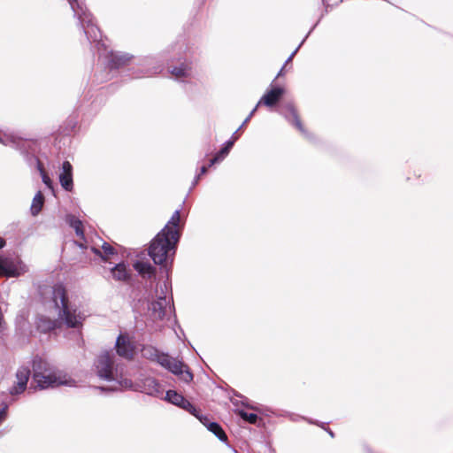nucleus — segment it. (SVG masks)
Returning a JSON list of instances; mask_svg holds the SVG:
<instances>
[{"instance_id": "nucleus-1", "label": "nucleus", "mask_w": 453, "mask_h": 453, "mask_svg": "<svg viewBox=\"0 0 453 453\" xmlns=\"http://www.w3.org/2000/svg\"><path fill=\"white\" fill-rule=\"evenodd\" d=\"M68 2L88 41L96 44L99 57L105 58L110 68L118 69L134 61V57L129 53L107 50L105 43L102 41L101 31L94 23L93 17L82 0H68Z\"/></svg>"}, {"instance_id": "nucleus-2", "label": "nucleus", "mask_w": 453, "mask_h": 453, "mask_svg": "<svg viewBox=\"0 0 453 453\" xmlns=\"http://www.w3.org/2000/svg\"><path fill=\"white\" fill-rule=\"evenodd\" d=\"M96 376L111 384V390L131 389L134 385L124 372V365L117 363L113 354L104 352L100 354L94 364Z\"/></svg>"}, {"instance_id": "nucleus-3", "label": "nucleus", "mask_w": 453, "mask_h": 453, "mask_svg": "<svg viewBox=\"0 0 453 453\" xmlns=\"http://www.w3.org/2000/svg\"><path fill=\"white\" fill-rule=\"evenodd\" d=\"M33 380L41 390L59 386H76L75 380L69 374L39 357L33 359Z\"/></svg>"}, {"instance_id": "nucleus-4", "label": "nucleus", "mask_w": 453, "mask_h": 453, "mask_svg": "<svg viewBox=\"0 0 453 453\" xmlns=\"http://www.w3.org/2000/svg\"><path fill=\"white\" fill-rule=\"evenodd\" d=\"M51 299L60 326L64 325L68 328L80 330L86 319V315L76 304L69 301L63 285L57 284L52 288Z\"/></svg>"}, {"instance_id": "nucleus-5", "label": "nucleus", "mask_w": 453, "mask_h": 453, "mask_svg": "<svg viewBox=\"0 0 453 453\" xmlns=\"http://www.w3.org/2000/svg\"><path fill=\"white\" fill-rule=\"evenodd\" d=\"M179 236L167 234V228L162 229L150 242L149 255L156 265H161L168 277L176 252Z\"/></svg>"}, {"instance_id": "nucleus-6", "label": "nucleus", "mask_w": 453, "mask_h": 453, "mask_svg": "<svg viewBox=\"0 0 453 453\" xmlns=\"http://www.w3.org/2000/svg\"><path fill=\"white\" fill-rule=\"evenodd\" d=\"M172 302L171 283L166 280L157 287L155 298L149 303L150 318L154 321L163 320L168 311H171L173 309Z\"/></svg>"}, {"instance_id": "nucleus-7", "label": "nucleus", "mask_w": 453, "mask_h": 453, "mask_svg": "<svg viewBox=\"0 0 453 453\" xmlns=\"http://www.w3.org/2000/svg\"><path fill=\"white\" fill-rule=\"evenodd\" d=\"M160 365L179 376L180 380L185 382H190L193 380V374L190 372L188 366L181 361L173 358L167 354H165V357H161Z\"/></svg>"}, {"instance_id": "nucleus-8", "label": "nucleus", "mask_w": 453, "mask_h": 453, "mask_svg": "<svg viewBox=\"0 0 453 453\" xmlns=\"http://www.w3.org/2000/svg\"><path fill=\"white\" fill-rule=\"evenodd\" d=\"M31 376V370L27 365H20L15 372V381L9 388L11 395H19L25 392Z\"/></svg>"}, {"instance_id": "nucleus-9", "label": "nucleus", "mask_w": 453, "mask_h": 453, "mask_svg": "<svg viewBox=\"0 0 453 453\" xmlns=\"http://www.w3.org/2000/svg\"><path fill=\"white\" fill-rule=\"evenodd\" d=\"M27 270L22 262L0 258V276L18 277Z\"/></svg>"}, {"instance_id": "nucleus-10", "label": "nucleus", "mask_w": 453, "mask_h": 453, "mask_svg": "<svg viewBox=\"0 0 453 453\" xmlns=\"http://www.w3.org/2000/svg\"><path fill=\"white\" fill-rule=\"evenodd\" d=\"M137 65L142 68L139 73L134 74V78H142L144 76H151L161 73L163 70L162 65L158 64L155 58L145 57L139 59Z\"/></svg>"}, {"instance_id": "nucleus-11", "label": "nucleus", "mask_w": 453, "mask_h": 453, "mask_svg": "<svg viewBox=\"0 0 453 453\" xmlns=\"http://www.w3.org/2000/svg\"><path fill=\"white\" fill-rule=\"evenodd\" d=\"M115 348L119 357L127 360L133 358L134 346L128 334H120L116 339Z\"/></svg>"}, {"instance_id": "nucleus-12", "label": "nucleus", "mask_w": 453, "mask_h": 453, "mask_svg": "<svg viewBox=\"0 0 453 453\" xmlns=\"http://www.w3.org/2000/svg\"><path fill=\"white\" fill-rule=\"evenodd\" d=\"M59 182L62 188L66 191H72L73 188V166L68 161L62 164L61 172L59 173Z\"/></svg>"}, {"instance_id": "nucleus-13", "label": "nucleus", "mask_w": 453, "mask_h": 453, "mask_svg": "<svg viewBox=\"0 0 453 453\" xmlns=\"http://www.w3.org/2000/svg\"><path fill=\"white\" fill-rule=\"evenodd\" d=\"M168 70L176 80L191 78L193 74L192 64L186 60L184 62H180L179 65H169Z\"/></svg>"}, {"instance_id": "nucleus-14", "label": "nucleus", "mask_w": 453, "mask_h": 453, "mask_svg": "<svg viewBox=\"0 0 453 453\" xmlns=\"http://www.w3.org/2000/svg\"><path fill=\"white\" fill-rule=\"evenodd\" d=\"M282 114L284 115L285 119L289 123L294 125L302 134H305V129L301 120L299 119L296 110L293 104H287L282 110Z\"/></svg>"}, {"instance_id": "nucleus-15", "label": "nucleus", "mask_w": 453, "mask_h": 453, "mask_svg": "<svg viewBox=\"0 0 453 453\" xmlns=\"http://www.w3.org/2000/svg\"><path fill=\"white\" fill-rule=\"evenodd\" d=\"M142 392L151 396L162 397L164 389L156 379L149 377L142 382Z\"/></svg>"}, {"instance_id": "nucleus-16", "label": "nucleus", "mask_w": 453, "mask_h": 453, "mask_svg": "<svg viewBox=\"0 0 453 453\" xmlns=\"http://www.w3.org/2000/svg\"><path fill=\"white\" fill-rule=\"evenodd\" d=\"M36 328L43 334L61 327L58 319H51L44 315H39L36 319Z\"/></svg>"}, {"instance_id": "nucleus-17", "label": "nucleus", "mask_w": 453, "mask_h": 453, "mask_svg": "<svg viewBox=\"0 0 453 453\" xmlns=\"http://www.w3.org/2000/svg\"><path fill=\"white\" fill-rule=\"evenodd\" d=\"M283 93V88H273L261 97L257 104H263L265 106L272 107L280 99Z\"/></svg>"}, {"instance_id": "nucleus-18", "label": "nucleus", "mask_w": 453, "mask_h": 453, "mask_svg": "<svg viewBox=\"0 0 453 453\" xmlns=\"http://www.w3.org/2000/svg\"><path fill=\"white\" fill-rule=\"evenodd\" d=\"M133 266L142 278L150 279L155 275V267L148 262L136 261Z\"/></svg>"}, {"instance_id": "nucleus-19", "label": "nucleus", "mask_w": 453, "mask_h": 453, "mask_svg": "<svg viewBox=\"0 0 453 453\" xmlns=\"http://www.w3.org/2000/svg\"><path fill=\"white\" fill-rule=\"evenodd\" d=\"M207 429L211 432L215 436L221 441H226L227 440V436L222 427L216 422H210L207 418H202L201 421Z\"/></svg>"}, {"instance_id": "nucleus-20", "label": "nucleus", "mask_w": 453, "mask_h": 453, "mask_svg": "<svg viewBox=\"0 0 453 453\" xmlns=\"http://www.w3.org/2000/svg\"><path fill=\"white\" fill-rule=\"evenodd\" d=\"M0 143L4 144V146H10L17 150H21L23 145L25 144V142L14 135V134H0Z\"/></svg>"}, {"instance_id": "nucleus-21", "label": "nucleus", "mask_w": 453, "mask_h": 453, "mask_svg": "<svg viewBox=\"0 0 453 453\" xmlns=\"http://www.w3.org/2000/svg\"><path fill=\"white\" fill-rule=\"evenodd\" d=\"M141 354L143 357L157 362L160 365L161 357H165V353H160L155 347L147 345L143 346L141 349Z\"/></svg>"}, {"instance_id": "nucleus-22", "label": "nucleus", "mask_w": 453, "mask_h": 453, "mask_svg": "<svg viewBox=\"0 0 453 453\" xmlns=\"http://www.w3.org/2000/svg\"><path fill=\"white\" fill-rule=\"evenodd\" d=\"M112 277L117 280L126 281L130 278L129 271L124 263L117 264L111 269Z\"/></svg>"}, {"instance_id": "nucleus-23", "label": "nucleus", "mask_w": 453, "mask_h": 453, "mask_svg": "<svg viewBox=\"0 0 453 453\" xmlns=\"http://www.w3.org/2000/svg\"><path fill=\"white\" fill-rule=\"evenodd\" d=\"M180 220V211L176 210L173 213L171 219H169V221L167 222V224L165 226V227L163 229L167 228V234L173 235L174 233V234H176V235H178L180 237V233H179V230L177 229Z\"/></svg>"}, {"instance_id": "nucleus-24", "label": "nucleus", "mask_w": 453, "mask_h": 453, "mask_svg": "<svg viewBox=\"0 0 453 453\" xmlns=\"http://www.w3.org/2000/svg\"><path fill=\"white\" fill-rule=\"evenodd\" d=\"M44 203V196L41 191H38L33 198L30 211L33 216H37Z\"/></svg>"}, {"instance_id": "nucleus-25", "label": "nucleus", "mask_w": 453, "mask_h": 453, "mask_svg": "<svg viewBox=\"0 0 453 453\" xmlns=\"http://www.w3.org/2000/svg\"><path fill=\"white\" fill-rule=\"evenodd\" d=\"M66 221L70 226L75 230L76 235L83 239L84 232L82 228V222L73 215H68L66 217Z\"/></svg>"}, {"instance_id": "nucleus-26", "label": "nucleus", "mask_w": 453, "mask_h": 453, "mask_svg": "<svg viewBox=\"0 0 453 453\" xmlns=\"http://www.w3.org/2000/svg\"><path fill=\"white\" fill-rule=\"evenodd\" d=\"M102 250L93 248V251L100 256L104 260L108 259V257L115 253V249L109 243L104 242L102 247Z\"/></svg>"}, {"instance_id": "nucleus-27", "label": "nucleus", "mask_w": 453, "mask_h": 453, "mask_svg": "<svg viewBox=\"0 0 453 453\" xmlns=\"http://www.w3.org/2000/svg\"><path fill=\"white\" fill-rule=\"evenodd\" d=\"M165 399L179 407L183 403L185 397L174 390H168L165 394Z\"/></svg>"}, {"instance_id": "nucleus-28", "label": "nucleus", "mask_w": 453, "mask_h": 453, "mask_svg": "<svg viewBox=\"0 0 453 453\" xmlns=\"http://www.w3.org/2000/svg\"><path fill=\"white\" fill-rule=\"evenodd\" d=\"M237 139H238L237 131H235L233 134L231 139L228 140L227 142H226L223 148L218 152L219 154V156H221L223 158H225L228 155L230 150L232 149V147L234 146V144Z\"/></svg>"}, {"instance_id": "nucleus-29", "label": "nucleus", "mask_w": 453, "mask_h": 453, "mask_svg": "<svg viewBox=\"0 0 453 453\" xmlns=\"http://www.w3.org/2000/svg\"><path fill=\"white\" fill-rule=\"evenodd\" d=\"M180 408L188 411L195 417H196L200 421H202V416L200 415L199 411L196 409V407L186 398L184 399L183 403L179 406Z\"/></svg>"}, {"instance_id": "nucleus-30", "label": "nucleus", "mask_w": 453, "mask_h": 453, "mask_svg": "<svg viewBox=\"0 0 453 453\" xmlns=\"http://www.w3.org/2000/svg\"><path fill=\"white\" fill-rule=\"evenodd\" d=\"M237 413L243 420L250 424H257L258 420V416L255 413H249L243 410H238Z\"/></svg>"}, {"instance_id": "nucleus-31", "label": "nucleus", "mask_w": 453, "mask_h": 453, "mask_svg": "<svg viewBox=\"0 0 453 453\" xmlns=\"http://www.w3.org/2000/svg\"><path fill=\"white\" fill-rule=\"evenodd\" d=\"M37 166H38V170L41 173V176H42V182L50 189L53 188V186H52V180H50V178L47 175V173L44 172L41 163L38 161L37 162Z\"/></svg>"}, {"instance_id": "nucleus-32", "label": "nucleus", "mask_w": 453, "mask_h": 453, "mask_svg": "<svg viewBox=\"0 0 453 453\" xmlns=\"http://www.w3.org/2000/svg\"><path fill=\"white\" fill-rule=\"evenodd\" d=\"M258 104L255 106V108L250 111V113L248 115V117L244 119L242 124L239 127V128L236 130L237 133L250 120L256 111L257 110Z\"/></svg>"}, {"instance_id": "nucleus-33", "label": "nucleus", "mask_w": 453, "mask_h": 453, "mask_svg": "<svg viewBox=\"0 0 453 453\" xmlns=\"http://www.w3.org/2000/svg\"><path fill=\"white\" fill-rule=\"evenodd\" d=\"M224 158L217 153L211 159H210L209 165L207 167H211L215 164L220 163Z\"/></svg>"}, {"instance_id": "nucleus-34", "label": "nucleus", "mask_w": 453, "mask_h": 453, "mask_svg": "<svg viewBox=\"0 0 453 453\" xmlns=\"http://www.w3.org/2000/svg\"><path fill=\"white\" fill-rule=\"evenodd\" d=\"M7 409H8V406L7 405H4L1 410H0V425L5 420L6 417H7Z\"/></svg>"}, {"instance_id": "nucleus-35", "label": "nucleus", "mask_w": 453, "mask_h": 453, "mask_svg": "<svg viewBox=\"0 0 453 453\" xmlns=\"http://www.w3.org/2000/svg\"><path fill=\"white\" fill-rule=\"evenodd\" d=\"M288 418L293 420V421H298L299 419H306L305 418L303 417H301L299 415H296V414H290L288 416Z\"/></svg>"}, {"instance_id": "nucleus-36", "label": "nucleus", "mask_w": 453, "mask_h": 453, "mask_svg": "<svg viewBox=\"0 0 453 453\" xmlns=\"http://www.w3.org/2000/svg\"><path fill=\"white\" fill-rule=\"evenodd\" d=\"M301 47V44H299V46L292 52V54L288 58V59L286 60V63L285 65H287L288 63H289L293 57L296 55V53L297 52V50H299V48Z\"/></svg>"}, {"instance_id": "nucleus-37", "label": "nucleus", "mask_w": 453, "mask_h": 453, "mask_svg": "<svg viewBox=\"0 0 453 453\" xmlns=\"http://www.w3.org/2000/svg\"><path fill=\"white\" fill-rule=\"evenodd\" d=\"M208 171V167L206 165H203L201 168H200V173L198 174L203 175L204 173H206Z\"/></svg>"}, {"instance_id": "nucleus-38", "label": "nucleus", "mask_w": 453, "mask_h": 453, "mask_svg": "<svg viewBox=\"0 0 453 453\" xmlns=\"http://www.w3.org/2000/svg\"><path fill=\"white\" fill-rule=\"evenodd\" d=\"M199 180H200V174H197V175L195 177V179H194V181H193V183H192V186H193V187H195V186L198 183Z\"/></svg>"}, {"instance_id": "nucleus-39", "label": "nucleus", "mask_w": 453, "mask_h": 453, "mask_svg": "<svg viewBox=\"0 0 453 453\" xmlns=\"http://www.w3.org/2000/svg\"><path fill=\"white\" fill-rule=\"evenodd\" d=\"M5 245V241L0 237V249H2Z\"/></svg>"}, {"instance_id": "nucleus-40", "label": "nucleus", "mask_w": 453, "mask_h": 453, "mask_svg": "<svg viewBox=\"0 0 453 453\" xmlns=\"http://www.w3.org/2000/svg\"><path fill=\"white\" fill-rule=\"evenodd\" d=\"M310 424L319 425L317 421H313L311 419H306Z\"/></svg>"}, {"instance_id": "nucleus-41", "label": "nucleus", "mask_w": 453, "mask_h": 453, "mask_svg": "<svg viewBox=\"0 0 453 453\" xmlns=\"http://www.w3.org/2000/svg\"><path fill=\"white\" fill-rule=\"evenodd\" d=\"M282 73H283V67H282V68L280 69V71L279 72V73H278L277 77H279V76L282 75Z\"/></svg>"}, {"instance_id": "nucleus-42", "label": "nucleus", "mask_w": 453, "mask_h": 453, "mask_svg": "<svg viewBox=\"0 0 453 453\" xmlns=\"http://www.w3.org/2000/svg\"><path fill=\"white\" fill-rule=\"evenodd\" d=\"M327 432L331 437L334 436V433L331 430H327Z\"/></svg>"}, {"instance_id": "nucleus-43", "label": "nucleus", "mask_w": 453, "mask_h": 453, "mask_svg": "<svg viewBox=\"0 0 453 453\" xmlns=\"http://www.w3.org/2000/svg\"><path fill=\"white\" fill-rule=\"evenodd\" d=\"M304 41H306V38H303V42L300 44L302 45Z\"/></svg>"}]
</instances>
